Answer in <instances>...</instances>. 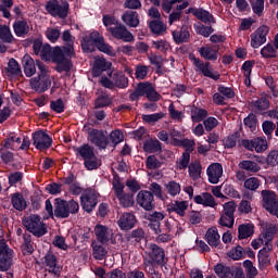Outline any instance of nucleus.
<instances>
[{
	"instance_id": "4be33fe9",
	"label": "nucleus",
	"mask_w": 278,
	"mask_h": 278,
	"mask_svg": "<svg viewBox=\"0 0 278 278\" xmlns=\"http://www.w3.org/2000/svg\"><path fill=\"white\" fill-rule=\"evenodd\" d=\"M14 251L12 249H8L3 254L0 255V270L5 273L12 268V264H14Z\"/></svg>"
},
{
	"instance_id": "c9c22d12",
	"label": "nucleus",
	"mask_w": 278,
	"mask_h": 278,
	"mask_svg": "<svg viewBox=\"0 0 278 278\" xmlns=\"http://www.w3.org/2000/svg\"><path fill=\"white\" fill-rule=\"evenodd\" d=\"M169 212H175L178 216H186L188 210V201H174L168 205Z\"/></svg>"
},
{
	"instance_id": "c85d7f7f",
	"label": "nucleus",
	"mask_w": 278,
	"mask_h": 278,
	"mask_svg": "<svg viewBox=\"0 0 278 278\" xmlns=\"http://www.w3.org/2000/svg\"><path fill=\"white\" fill-rule=\"evenodd\" d=\"M110 77L113 80L114 88L125 89L129 86V78L123 72H114Z\"/></svg>"
},
{
	"instance_id": "603ef678",
	"label": "nucleus",
	"mask_w": 278,
	"mask_h": 278,
	"mask_svg": "<svg viewBox=\"0 0 278 278\" xmlns=\"http://www.w3.org/2000/svg\"><path fill=\"white\" fill-rule=\"evenodd\" d=\"M149 66L138 64L135 67V77L138 80L147 79V76L149 75Z\"/></svg>"
},
{
	"instance_id": "bb28decb",
	"label": "nucleus",
	"mask_w": 278,
	"mask_h": 278,
	"mask_svg": "<svg viewBox=\"0 0 278 278\" xmlns=\"http://www.w3.org/2000/svg\"><path fill=\"white\" fill-rule=\"evenodd\" d=\"M117 225L126 231L134 229V226L136 225V216L131 213H125L117 220Z\"/></svg>"
},
{
	"instance_id": "4c0bfd02",
	"label": "nucleus",
	"mask_w": 278,
	"mask_h": 278,
	"mask_svg": "<svg viewBox=\"0 0 278 278\" xmlns=\"http://www.w3.org/2000/svg\"><path fill=\"white\" fill-rule=\"evenodd\" d=\"M143 151L146 153H157V151H162V143L157 139H149L143 143Z\"/></svg>"
},
{
	"instance_id": "680f3d73",
	"label": "nucleus",
	"mask_w": 278,
	"mask_h": 278,
	"mask_svg": "<svg viewBox=\"0 0 278 278\" xmlns=\"http://www.w3.org/2000/svg\"><path fill=\"white\" fill-rule=\"evenodd\" d=\"M261 55L265 59L277 58V49L273 45L268 43L261 50Z\"/></svg>"
},
{
	"instance_id": "de8ad7c7",
	"label": "nucleus",
	"mask_w": 278,
	"mask_h": 278,
	"mask_svg": "<svg viewBox=\"0 0 278 278\" xmlns=\"http://www.w3.org/2000/svg\"><path fill=\"white\" fill-rule=\"evenodd\" d=\"M207 116V111L205 109H199V108H192L191 109V121L193 123H201L203 118H206Z\"/></svg>"
},
{
	"instance_id": "49530a36",
	"label": "nucleus",
	"mask_w": 278,
	"mask_h": 278,
	"mask_svg": "<svg viewBox=\"0 0 278 278\" xmlns=\"http://www.w3.org/2000/svg\"><path fill=\"white\" fill-rule=\"evenodd\" d=\"M260 186H262V180L257 177H250L243 182V188H245V190H251V192H255Z\"/></svg>"
},
{
	"instance_id": "0e129e2a",
	"label": "nucleus",
	"mask_w": 278,
	"mask_h": 278,
	"mask_svg": "<svg viewBox=\"0 0 278 278\" xmlns=\"http://www.w3.org/2000/svg\"><path fill=\"white\" fill-rule=\"evenodd\" d=\"M218 223L220 227H228V229H231V227H233L235 216L225 215L224 213H222Z\"/></svg>"
},
{
	"instance_id": "c03bdc74",
	"label": "nucleus",
	"mask_w": 278,
	"mask_h": 278,
	"mask_svg": "<svg viewBox=\"0 0 278 278\" xmlns=\"http://www.w3.org/2000/svg\"><path fill=\"white\" fill-rule=\"evenodd\" d=\"M12 205L18 212H23V210L27 207V202L25 201V198H23V194L14 193L12 197Z\"/></svg>"
},
{
	"instance_id": "37998d69",
	"label": "nucleus",
	"mask_w": 278,
	"mask_h": 278,
	"mask_svg": "<svg viewBox=\"0 0 278 278\" xmlns=\"http://www.w3.org/2000/svg\"><path fill=\"white\" fill-rule=\"evenodd\" d=\"M23 244H22V252L24 255H31L34 253V242H31V235L24 233L23 235Z\"/></svg>"
},
{
	"instance_id": "a19ab883",
	"label": "nucleus",
	"mask_w": 278,
	"mask_h": 278,
	"mask_svg": "<svg viewBox=\"0 0 278 278\" xmlns=\"http://www.w3.org/2000/svg\"><path fill=\"white\" fill-rule=\"evenodd\" d=\"M126 240L130 244H138V242H142V240H144V230H142V228L132 230L129 235H127Z\"/></svg>"
},
{
	"instance_id": "13d9d810",
	"label": "nucleus",
	"mask_w": 278,
	"mask_h": 278,
	"mask_svg": "<svg viewBox=\"0 0 278 278\" xmlns=\"http://www.w3.org/2000/svg\"><path fill=\"white\" fill-rule=\"evenodd\" d=\"M228 257H230V260H242V257H244V248L237 245L236 248H232L229 252H228Z\"/></svg>"
},
{
	"instance_id": "09e8293b",
	"label": "nucleus",
	"mask_w": 278,
	"mask_h": 278,
	"mask_svg": "<svg viewBox=\"0 0 278 278\" xmlns=\"http://www.w3.org/2000/svg\"><path fill=\"white\" fill-rule=\"evenodd\" d=\"M165 190L167 194H170V197H177V194L181 192V185L175 180H172L165 185Z\"/></svg>"
},
{
	"instance_id": "4d7b16f0",
	"label": "nucleus",
	"mask_w": 278,
	"mask_h": 278,
	"mask_svg": "<svg viewBox=\"0 0 278 278\" xmlns=\"http://www.w3.org/2000/svg\"><path fill=\"white\" fill-rule=\"evenodd\" d=\"M146 166L149 170H155L157 168H161L162 162H160V160H157V156L150 155L146 160Z\"/></svg>"
},
{
	"instance_id": "6ab92c4d",
	"label": "nucleus",
	"mask_w": 278,
	"mask_h": 278,
	"mask_svg": "<svg viewBox=\"0 0 278 278\" xmlns=\"http://www.w3.org/2000/svg\"><path fill=\"white\" fill-rule=\"evenodd\" d=\"M273 252V242L270 240L265 241V247L258 252V264L260 266L266 267L270 264V253Z\"/></svg>"
},
{
	"instance_id": "a878e982",
	"label": "nucleus",
	"mask_w": 278,
	"mask_h": 278,
	"mask_svg": "<svg viewBox=\"0 0 278 278\" xmlns=\"http://www.w3.org/2000/svg\"><path fill=\"white\" fill-rule=\"evenodd\" d=\"M194 202L198 203V205H203L204 207H216V205H218L216 200H214V195L210 192H203L200 195H195Z\"/></svg>"
},
{
	"instance_id": "b1692460",
	"label": "nucleus",
	"mask_w": 278,
	"mask_h": 278,
	"mask_svg": "<svg viewBox=\"0 0 278 278\" xmlns=\"http://www.w3.org/2000/svg\"><path fill=\"white\" fill-rule=\"evenodd\" d=\"M62 40L63 42H65V46H64L65 55H68L70 58L75 56V48L73 47L75 42V37L71 35V30H65L63 33Z\"/></svg>"
},
{
	"instance_id": "aec40b11",
	"label": "nucleus",
	"mask_w": 278,
	"mask_h": 278,
	"mask_svg": "<svg viewBox=\"0 0 278 278\" xmlns=\"http://www.w3.org/2000/svg\"><path fill=\"white\" fill-rule=\"evenodd\" d=\"M94 233H96L97 240L102 244H105V242H110V240H112V236H114V232H112V229L103 225H97L94 228Z\"/></svg>"
},
{
	"instance_id": "a18cd8bd",
	"label": "nucleus",
	"mask_w": 278,
	"mask_h": 278,
	"mask_svg": "<svg viewBox=\"0 0 278 278\" xmlns=\"http://www.w3.org/2000/svg\"><path fill=\"white\" fill-rule=\"evenodd\" d=\"M112 105V98L108 94H100L94 101V110Z\"/></svg>"
},
{
	"instance_id": "f8f14e48",
	"label": "nucleus",
	"mask_w": 278,
	"mask_h": 278,
	"mask_svg": "<svg viewBox=\"0 0 278 278\" xmlns=\"http://www.w3.org/2000/svg\"><path fill=\"white\" fill-rule=\"evenodd\" d=\"M137 204L147 212L155 210V200L151 191H140L137 195Z\"/></svg>"
},
{
	"instance_id": "0eeeda50",
	"label": "nucleus",
	"mask_w": 278,
	"mask_h": 278,
	"mask_svg": "<svg viewBox=\"0 0 278 278\" xmlns=\"http://www.w3.org/2000/svg\"><path fill=\"white\" fill-rule=\"evenodd\" d=\"M46 11L51 16H58L59 18H66L68 16V3H60L58 0H50L46 3Z\"/></svg>"
},
{
	"instance_id": "7c9ffc66",
	"label": "nucleus",
	"mask_w": 278,
	"mask_h": 278,
	"mask_svg": "<svg viewBox=\"0 0 278 278\" xmlns=\"http://www.w3.org/2000/svg\"><path fill=\"white\" fill-rule=\"evenodd\" d=\"M238 167L240 170H245L247 173H252L255 175V173H260L262 170V166L257 164L255 161L251 160H243L238 164Z\"/></svg>"
},
{
	"instance_id": "a211bd4d",
	"label": "nucleus",
	"mask_w": 278,
	"mask_h": 278,
	"mask_svg": "<svg viewBox=\"0 0 278 278\" xmlns=\"http://www.w3.org/2000/svg\"><path fill=\"white\" fill-rule=\"evenodd\" d=\"M210 184H218L223 177V165L220 163H213L206 169Z\"/></svg>"
},
{
	"instance_id": "f704fd0d",
	"label": "nucleus",
	"mask_w": 278,
	"mask_h": 278,
	"mask_svg": "<svg viewBox=\"0 0 278 278\" xmlns=\"http://www.w3.org/2000/svg\"><path fill=\"white\" fill-rule=\"evenodd\" d=\"M255 226L253 224H242L238 227V238L239 240H247V238H251L255 232Z\"/></svg>"
},
{
	"instance_id": "72a5a7b5",
	"label": "nucleus",
	"mask_w": 278,
	"mask_h": 278,
	"mask_svg": "<svg viewBox=\"0 0 278 278\" xmlns=\"http://www.w3.org/2000/svg\"><path fill=\"white\" fill-rule=\"evenodd\" d=\"M112 66L111 62H108L105 59H97L93 64L92 74L94 77H99L103 71H108Z\"/></svg>"
},
{
	"instance_id": "412c9836",
	"label": "nucleus",
	"mask_w": 278,
	"mask_h": 278,
	"mask_svg": "<svg viewBox=\"0 0 278 278\" xmlns=\"http://www.w3.org/2000/svg\"><path fill=\"white\" fill-rule=\"evenodd\" d=\"M22 65L26 77H34V75H36V66H38V61H34L29 54H25L23 56Z\"/></svg>"
},
{
	"instance_id": "7ed1b4c3",
	"label": "nucleus",
	"mask_w": 278,
	"mask_h": 278,
	"mask_svg": "<svg viewBox=\"0 0 278 278\" xmlns=\"http://www.w3.org/2000/svg\"><path fill=\"white\" fill-rule=\"evenodd\" d=\"M23 226L29 233L36 236V238H42L47 233V225L42 222V218L39 215L33 214L23 218Z\"/></svg>"
},
{
	"instance_id": "9b49d317",
	"label": "nucleus",
	"mask_w": 278,
	"mask_h": 278,
	"mask_svg": "<svg viewBox=\"0 0 278 278\" xmlns=\"http://www.w3.org/2000/svg\"><path fill=\"white\" fill-rule=\"evenodd\" d=\"M148 249V260L156 263L157 266H164L166 264L164 249L160 248L157 244H150Z\"/></svg>"
},
{
	"instance_id": "423d86ee",
	"label": "nucleus",
	"mask_w": 278,
	"mask_h": 278,
	"mask_svg": "<svg viewBox=\"0 0 278 278\" xmlns=\"http://www.w3.org/2000/svg\"><path fill=\"white\" fill-rule=\"evenodd\" d=\"M261 197H262V201H263V207H265V210L267 212H269V214H271L273 216L278 217V195H277V193H275V191H271V190H263L261 192Z\"/></svg>"
},
{
	"instance_id": "c756f323",
	"label": "nucleus",
	"mask_w": 278,
	"mask_h": 278,
	"mask_svg": "<svg viewBox=\"0 0 278 278\" xmlns=\"http://www.w3.org/2000/svg\"><path fill=\"white\" fill-rule=\"evenodd\" d=\"M205 239L210 247L218 248L220 244V235L218 233V229L216 227H211L207 229L205 233Z\"/></svg>"
},
{
	"instance_id": "5fc2aeb1",
	"label": "nucleus",
	"mask_w": 278,
	"mask_h": 278,
	"mask_svg": "<svg viewBox=\"0 0 278 278\" xmlns=\"http://www.w3.org/2000/svg\"><path fill=\"white\" fill-rule=\"evenodd\" d=\"M178 170H186L190 166V154L188 152H184L180 159L176 163Z\"/></svg>"
},
{
	"instance_id": "f3484780",
	"label": "nucleus",
	"mask_w": 278,
	"mask_h": 278,
	"mask_svg": "<svg viewBox=\"0 0 278 278\" xmlns=\"http://www.w3.org/2000/svg\"><path fill=\"white\" fill-rule=\"evenodd\" d=\"M193 64H194V66H197V68H199V71H201V73L205 77H210L211 79H215V81L220 79V74L212 73V68L210 67V62L204 63L203 61H201V59L193 58Z\"/></svg>"
},
{
	"instance_id": "2f4dec72",
	"label": "nucleus",
	"mask_w": 278,
	"mask_h": 278,
	"mask_svg": "<svg viewBox=\"0 0 278 278\" xmlns=\"http://www.w3.org/2000/svg\"><path fill=\"white\" fill-rule=\"evenodd\" d=\"M122 21L125 23V25H128V27H138L140 25V20L138 18V12L136 11H126L122 15Z\"/></svg>"
},
{
	"instance_id": "69168bd1",
	"label": "nucleus",
	"mask_w": 278,
	"mask_h": 278,
	"mask_svg": "<svg viewBox=\"0 0 278 278\" xmlns=\"http://www.w3.org/2000/svg\"><path fill=\"white\" fill-rule=\"evenodd\" d=\"M64 58H70L66 52H64V47L63 49L60 47L54 48L52 52V60L53 62H64Z\"/></svg>"
},
{
	"instance_id": "2eb2a0df",
	"label": "nucleus",
	"mask_w": 278,
	"mask_h": 278,
	"mask_svg": "<svg viewBox=\"0 0 278 278\" xmlns=\"http://www.w3.org/2000/svg\"><path fill=\"white\" fill-rule=\"evenodd\" d=\"M266 36H268V26L258 27L251 35V47H253V49H260V47L266 42Z\"/></svg>"
},
{
	"instance_id": "f03ea898",
	"label": "nucleus",
	"mask_w": 278,
	"mask_h": 278,
	"mask_svg": "<svg viewBox=\"0 0 278 278\" xmlns=\"http://www.w3.org/2000/svg\"><path fill=\"white\" fill-rule=\"evenodd\" d=\"M38 76L30 79V87L36 92H47L51 88V77L49 67L45 63L37 61Z\"/></svg>"
},
{
	"instance_id": "20e7f679",
	"label": "nucleus",
	"mask_w": 278,
	"mask_h": 278,
	"mask_svg": "<svg viewBox=\"0 0 278 278\" xmlns=\"http://www.w3.org/2000/svg\"><path fill=\"white\" fill-rule=\"evenodd\" d=\"M79 212V203L75 200L65 201L60 198L54 200V216L56 218H68L71 214Z\"/></svg>"
},
{
	"instance_id": "79ce46f5",
	"label": "nucleus",
	"mask_w": 278,
	"mask_h": 278,
	"mask_svg": "<svg viewBox=\"0 0 278 278\" xmlns=\"http://www.w3.org/2000/svg\"><path fill=\"white\" fill-rule=\"evenodd\" d=\"M190 12L202 23H212L214 21V16L203 9H191Z\"/></svg>"
},
{
	"instance_id": "6e6552de",
	"label": "nucleus",
	"mask_w": 278,
	"mask_h": 278,
	"mask_svg": "<svg viewBox=\"0 0 278 278\" xmlns=\"http://www.w3.org/2000/svg\"><path fill=\"white\" fill-rule=\"evenodd\" d=\"M240 147H243L248 151H255L256 153H264L268 149V141L260 137L254 139H243L239 141Z\"/></svg>"
},
{
	"instance_id": "bf43d9fd",
	"label": "nucleus",
	"mask_w": 278,
	"mask_h": 278,
	"mask_svg": "<svg viewBox=\"0 0 278 278\" xmlns=\"http://www.w3.org/2000/svg\"><path fill=\"white\" fill-rule=\"evenodd\" d=\"M243 268H245L247 278H255L257 277V268L253 266V262L244 261Z\"/></svg>"
},
{
	"instance_id": "ea45409f",
	"label": "nucleus",
	"mask_w": 278,
	"mask_h": 278,
	"mask_svg": "<svg viewBox=\"0 0 278 278\" xmlns=\"http://www.w3.org/2000/svg\"><path fill=\"white\" fill-rule=\"evenodd\" d=\"M235 267H229L225 264H217L214 267V271L219 278H231Z\"/></svg>"
},
{
	"instance_id": "4468645a",
	"label": "nucleus",
	"mask_w": 278,
	"mask_h": 278,
	"mask_svg": "<svg viewBox=\"0 0 278 278\" xmlns=\"http://www.w3.org/2000/svg\"><path fill=\"white\" fill-rule=\"evenodd\" d=\"M34 144L36 149L39 151H45V149H49L51 147L53 140H51V137L47 135V132L39 130L36 131L33 136Z\"/></svg>"
},
{
	"instance_id": "f257e3e1",
	"label": "nucleus",
	"mask_w": 278,
	"mask_h": 278,
	"mask_svg": "<svg viewBox=\"0 0 278 278\" xmlns=\"http://www.w3.org/2000/svg\"><path fill=\"white\" fill-rule=\"evenodd\" d=\"M140 97H146L148 101H152L153 103L160 101L162 99V94H160L153 84L150 81H141L137 84L135 90L130 92L129 100L138 101Z\"/></svg>"
},
{
	"instance_id": "1a4fd4ad",
	"label": "nucleus",
	"mask_w": 278,
	"mask_h": 278,
	"mask_svg": "<svg viewBox=\"0 0 278 278\" xmlns=\"http://www.w3.org/2000/svg\"><path fill=\"white\" fill-rule=\"evenodd\" d=\"M109 34L116 40H123V42H134L135 40L134 34L127 29V26L121 23L114 26V28H109Z\"/></svg>"
},
{
	"instance_id": "864d4df0",
	"label": "nucleus",
	"mask_w": 278,
	"mask_h": 278,
	"mask_svg": "<svg viewBox=\"0 0 278 278\" xmlns=\"http://www.w3.org/2000/svg\"><path fill=\"white\" fill-rule=\"evenodd\" d=\"M117 199L122 207H134V195L128 193H122V195H117Z\"/></svg>"
},
{
	"instance_id": "052dcab7",
	"label": "nucleus",
	"mask_w": 278,
	"mask_h": 278,
	"mask_svg": "<svg viewBox=\"0 0 278 278\" xmlns=\"http://www.w3.org/2000/svg\"><path fill=\"white\" fill-rule=\"evenodd\" d=\"M93 248V257L94 260H103L108 255V250L103 245L98 243H92Z\"/></svg>"
},
{
	"instance_id": "8fccbe9b",
	"label": "nucleus",
	"mask_w": 278,
	"mask_h": 278,
	"mask_svg": "<svg viewBox=\"0 0 278 278\" xmlns=\"http://www.w3.org/2000/svg\"><path fill=\"white\" fill-rule=\"evenodd\" d=\"M149 27L152 34H156L157 36L162 35L163 31H166V25H164L160 20L150 22Z\"/></svg>"
},
{
	"instance_id": "3c124183",
	"label": "nucleus",
	"mask_w": 278,
	"mask_h": 278,
	"mask_svg": "<svg viewBox=\"0 0 278 278\" xmlns=\"http://www.w3.org/2000/svg\"><path fill=\"white\" fill-rule=\"evenodd\" d=\"M7 71L9 75H14L15 77H18L23 72L21 71V65H18V62L14 59L9 60Z\"/></svg>"
},
{
	"instance_id": "9d476101",
	"label": "nucleus",
	"mask_w": 278,
	"mask_h": 278,
	"mask_svg": "<svg viewBox=\"0 0 278 278\" xmlns=\"http://www.w3.org/2000/svg\"><path fill=\"white\" fill-rule=\"evenodd\" d=\"M99 195H97V192H94V190L92 189H88L86 190L83 195L80 197V203L83 206V210H85V212H92V210H94V207H97V203Z\"/></svg>"
},
{
	"instance_id": "39448f33",
	"label": "nucleus",
	"mask_w": 278,
	"mask_h": 278,
	"mask_svg": "<svg viewBox=\"0 0 278 278\" xmlns=\"http://www.w3.org/2000/svg\"><path fill=\"white\" fill-rule=\"evenodd\" d=\"M75 151L77 155H80V157L84 160L87 170H96V168H99V160L94 154L93 147L90 144H83L76 148Z\"/></svg>"
},
{
	"instance_id": "338daca9",
	"label": "nucleus",
	"mask_w": 278,
	"mask_h": 278,
	"mask_svg": "<svg viewBox=\"0 0 278 278\" xmlns=\"http://www.w3.org/2000/svg\"><path fill=\"white\" fill-rule=\"evenodd\" d=\"M254 108L260 112L268 110L270 108V101L268 100V98L262 97L261 99L254 102Z\"/></svg>"
},
{
	"instance_id": "393cba45",
	"label": "nucleus",
	"mask_w": 278,
	"mask_h": 278,
	"mask_svg": "<svg viewBox=\"0 0 278 278\" xmlns=\"http://www.w3.org/2000/svg\"><path fill=\"white\" fill-rule=\"evenodd\" d=\"M198 51L203 60H208L210 62L218 60V48L216 47L205 46L199 48Z\"/></svg>"
},
{
	"instance_id": "6e6d98bb",
	"label": "nucleus",
	"mask_w": 278,
	"mask_h": 278,
	"mask_svg": "<svg viewBox=\"0 0 278 278\" xmlns=\"http://www.w3.org/2000/svg\"><path fill=\"white\" fill-rule=\"evenodd\" d=\"M102 21H103L104 27H106V30L109 33H110V28L117 27L121 24L118 18H116L115 16H111V15H103Z\"/></svg>"
},
{
	"instance_id": "58836bf2",
	"label": "nucleus",
	"mask_w": 278,
	"mask_h": 278,
	"mask_svg": "<svg viewBox=\"0 0 278 278\" xmlns=\"http://www.w3.org/2000/svg\"><path fill=\"white\" fill-rule=\"evenodd\" d=\"M13 29L17 36H27L29 34V25L25 20H17L13 24Z\"/></svg>"
},
{
	"instance_id": "ddd939ff",
	"label": "nucleus",
	"mask_w": 278,
	"mask_h": 278,
	"mask_svg": "<svg viewBox=\"0 0 278 278\" xmlns=\"http://www.w3.org/2000/svg\"><path fill=\"white\" fill-rule=\"evenodd\" d=\"M88 140L99 149L108 148V136L103 134V130L90 129L88 131Z\"/></svg>"
},
{
	"instance_id": "473e14b6",
	"label": "nucleus",
	"mask_w": 278,
	"mask_h": 278,
	"mask_svg": "<svg viewBox=\"0 0 278 278\" xmlns=\"http://www.w3.org/2000/svg\"><path fill=\"white\" fill-rule=\"evenodd\" d=\"M189 170V177L197 181L198 179H201V173L203 170V167L201 166V161H193L188 166Z\"/></svg>"
},
{
	"instance_id": "5701e85b",
	"label": "nucleus",
	"mask_w": 278,
	"mask_h": 278,
	"mask_svg": "<svg viewBox=\"0 0 278 278\" xmlns=\"http://www.w3.org/2000/svg\"><path fill=\"white\" fill-rule=\"evenodd\" d=\"M173 227H175V222L173 219H165L161 224H150V228L155 233H173Z\"/></svg>"
},
{
	"instance_id": "dca6fc26",
	"label": "nucleus",
	"mask_w": 278,
	"mask_h": 278,
	"mask_svg": "<svg viewBox=\"0 0 278 278\" xmlns=\"http://www.w3.org/2000/svg\"><path fill=\"white\" fill-rule=\"evenodd\" d=\"M89 40H91V42H94L97 49H99V51H102V53H106L108 55H112V53H114L112 47L105 43L103 36H101L99 31L91 33L89 36Z\"/></svg>"
},
{
	"instance_id": "e2e57ef3",
	"label": "nucleus",
	"mask_w": 278,
	"mask_h": 278,
	"mask_svg": "<svg viewBox=\"0 0 278 278\" xmlns=\"http://www.w3.org/2000/svg\"><path fill=\"white\" fill-rule=\"evenodd\" d=\"M0 39L4 42H12L14 40L12 31H10V27L7 25H0Z\"/></svg>"
},
{
	"instance_id": "e433bc0d",
	"label": "nucleus",
	"mask_w": 278,
	"mask_h": 278,
	"mask_svg": "<svg viewBox=\"0 0 278 278\" xmlns=\"http://www.w3.org/2000/svg\"><path fill=\"white\" fill-rule=\"evenodd\" d=\"M45 260L46 265L49 267V273H52V275H60V267H58V257H55V254L48 253Z\"/></svg>"
},
{
	"instance_id": "774afa93",
	"label": "nucleus",
	"mask_w": 278,
	"mask_h": 278,
	"mask_svg": "<svg viewBox=\"0 0 278 278\" xmlns=\"http://www.w3.org/2000/svg\"><path fill=\"white\" fill-rule=\"evenodd\" d=\"M157 266V263L151 261L148 257L143 258V269L146 270V273H148V275H153L157 271H155V267Z\"/></svg>"
},
{
	"instance_id": "cd10ccee",
	"label": "nucleus",
	"mask_w": 278,
	"mask_h": 278,
	"mask_svg": "<svg viewBox=\"0 0 278 278\" xmlns=\"http://www.w3.org/2000/svg\"><path fill=\"white\" fill-rule=\"evenodd\" d=\"M172 35L176 45H184V42H188L190 40V30L186 25H182L179 30H173Z\"/></svg>"
}]
</instances>
